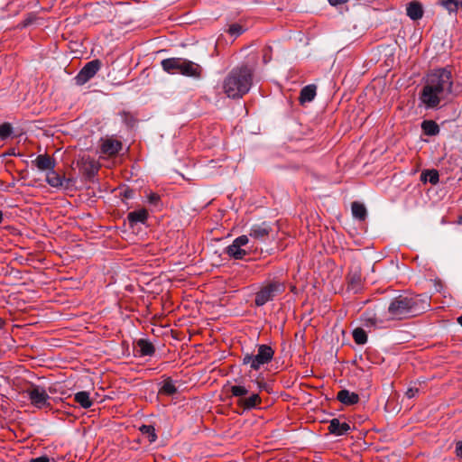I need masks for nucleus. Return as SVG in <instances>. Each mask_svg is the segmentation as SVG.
<instances>
[{
  "label": "nucleus",
  "instance_id": "c03bdc74",
  "mask_svg": "<svg viewBox=\"0 0 462 462\" xmlns=\"http://www.w3.org/2000/svg\"><path fill=\"white\" fill-rule=\"evenodd\" d=\"M457 323L462 327V315L457 318Z\"/></svg>",
  "mask_w": 462,
  "mask_h": 462
},
{
  "label": "nucleus",
  "instance_id": "1a4fd4ad",
  "mask_svg": "<svg viewBox=\"0 0 462 462\" xmlns=\"http://www.w3.org/2000/svg\"><path fill=\"white\" fill-rule=\"evenodd\" d=\"M101 61L97 59L87 62L74 78L78 86H82L90 80L100 69Z\"/></svg>",
  "mask_w": 462,
  "mask_h": 462
},
{
  "label": "nucleus",
  "instance_id": "c756f323",
  "mask_svg": "<svg viewBox=\"0 0 462 462\" xmlns=\"http://www.w3.org/2000/svg\"><path fill=\"white\" fill-rule=\"evenodd\" d=\"M230 393L233 397L245 398V395L248 394L249 390L245 385H232L230 387Z\"/></svg>",
  "mask_w": 462,
  "mask_h": 462
},
{
  "label": "nucleus",
  "instance_id": "f257e3e1",
  "mask_svg": "<svg viewBox=\"0 0 462 462\" xmlns=\"http://www.w3.org/2000/svg\"><path fill=\"white\" fill-rule=\"evenodd\" d=\"M453 75L448 67L433 69L427 75L420 100L426 109H436L452 93Z\"/></svg>",
  "mask_w": 462,
  "mask_h": 462
},
{
  "label": "nucleus",
  "instance_id": "dca6fc26",
  "mask_svg": "<svg viewBox=\"0 0 462 462\" xmlns=\"http://www.w3.org/2000/svg\"><path fill=\"white\" fill-rule=\"evenodd\" d=\"M261 402L260 395L258 393H252L249 397L238 399L236 403L244 410H252L258 407Z\"/></svg>",
  "mask_w": 462,
  "mask_h": 462
},
{
  "label": "nucleus",
  "instance_id": "9d476101",
  "mask_svg": "<svg viewBox=\"0 0 462 462\" xmlns=\"http://www.w3.org/2000/svg\"><path fill=\"white\" fill-rule=\"evenodd\" d=\"M27 393L31 403L34 407L42 409L51 406L50 396L44 388L39 385H32V387L27 390Z\"/></svg>",
  "mask_w": 462,
  "mask_h": 462
},
{
  "label": "nucleus",
  "instance_id": "c9c22d12",
  "mask_svg": "<svg viewBox=\"0 0 462 462\" xmlns=\"http://www.w3.org/2000/svg\"><path fill=\"white\" fill-rule=\"evenodd\" d=\"M30 462H56L54 458H50L47 456H41L38 457L32 458Z\"/></svg>",
  "mask_w": 462,
  "mask_h": 462
},
{
  "label": "nucleus",
  "instance_id": "2f4dec72",
  "mask_svg": "<svg viewBox=\"0 0 462 462\" xmlns=\"http://www.w3.org/2000/svg\"><path fill=\"white\" fill-rule=\"evenodd\" d=\"M232 37L237 38L245 32V28L239 23H232L226 31Z\"/></svg>",
  "mask_w": 462,
  "mask_h": 462
},
{
  "label": "nucleus",
  "instance_id": "7ed1b4c3",
  "mask_svg": "<svg viewBox=\"0 0 462 462\" xmlns=\"http://www.w3.org/2000/svg\"><path fill=\"white\" fill-rule=\"evenodd\" d=\"M253 84V69L248 65L233 68L222 85L224 93L233 99L241 98L249 92Z\"/></svg>",
  "mask_w": 462,
  "mask_h": 462
},
{
  "label": "nucleus",
  "instance_id": "6e6552de",
  "mask_svg": "<svg viewBox=\"0 0 462 462\" xmlns=\"http://www.w3.org/2000/svg\"><path fill=\"white\" fill-rule=\"evenodd\" d=\"M248 242V236L242 235L234 239L232 244L225 248V254L235 260H242L248 254V252L243 248Z\"/></svg>",
  "mask_w": 462,
  "mask_h": 462
},
{
  "label": "nucleus",
  "instance_id": "f3484780",
  "mask_svg": "<svg viewBox=\"0 0 462 462\" xmlns=\"http://www.w3.org/2000/svg\"><path fill=\"white\" fill-rule=\"evenodd\" d=\"M337 399L345 405H354L359 402V395L346 389H343L337 393Z\"/></svg>",
  "mask_w": 462,
  "mask_h": 462
},
{
  "label": "nucleus",
  "instance_id": "473e14b6",
  "mask_svg": "<svg viewBox=\"0 0 462 462\" xmlns=\"http://www.w3.org/2000/svg\"><path fill=\"white\" fill-rule=\"evenodd\" d=\"M361 275L358 273L353 274L349 279V289L357 292L361 289Z\"/></svg>",
  "mask_w": 462,
  "mask_h": 462
},
{
  "label": "nucleus",
  "instance_id": "9b49d317",
  "mask_svg": "<svg viewBox=\"0 0 462 462\" xmlns=\"http://www.w3.org/2000/svg\"><path fill=\"white\" fill-rule=\"evenodd\" d=\"M273 227L270 222L263 221L251 226L249 236L257 241L266 242L273 235Z\"/></svg>",
  "mask_w": 462,
  "mask_h": 462
},
{
  "label": "nucleus",
  "instance_id": "2eb2a0df",
  "mask_svg": "<svg viewBox=\"0 0 462 462\" xmlns=\"http://www.w3.org/2000/svg\"><path fill=\"white\" fill-rule=\"evenodd\" d=\"M351 430V427L346 422H341L338 419L335 418L329 421L328 431L335 436H343Z\"/></svg>",
  "mask_w": 462,
  "mask_h": 462
},
{
  "label": "nucleus",
  "instance_id": "423d86ee",
  "mask_svg": "<svg viewBox=\"0 0 462 462\" xmlns=\"http://www.w3.org/2000/svg\"><path fill=\"white\" fill-rule=\"evenodd\" d=\"M361 320L365 328H388L390 322L393 321L390 319L388 310L384 313L383 309L375 306L373 309L368 308L361 315Z\"/></svg>",
  "mask_w": 462,
  "mask_h": 462
},
{
  "label": "nucleus",
  "instance_id": "a878e982",
  "mask_svg": "<svg viewBox=\"0 0 462 462\" xmlns=\"http://www.w3.org/2000/svg\"><path fill=\"white\" fill-rule=\"evenodd\" d=\"M137 346L141 356H152L155 352L153 345L147 339H139Z\"/></svg>",
  "mask_w": 462,
  "mask_h": 462
},
{
  "label": "nucleus",
  "instance_id": "20e7f679",
  "mask_svg": "<svg viewBox=\"0 0 462 462\" xmlns=\"http://www.w3.org/2000/svg\"><path fill=\"white\" fill-rule=\"evenodd\" d=\"M161 66L169 74L179 73L193 79H200L203 73V69L199 64L180 57L164 59L161 61Z\"/></svg>",
  "mask_w": 462,
  "mask_h": 462
},
{
  "label": "nucleus",
  "instance_id": "7c9ffc66",
  "mask_svg": "<svg viewBox=\"0 0 462 462\" xmlns=\"http://www.w3.org/2000/svg\"><path fill=\"white\" fill-rule=\"evenodd\" d=\"M139 430L143 435L147 436L149 442L152 443L157 439V435L153 426L142 425Z\"/></svg>",
  "mask_w": 462,
  "mask_h": 462
},
{
  "label": "nucleus",
  "instance_id": "cd10ccee",
  "mask_svg": "<svg viewBox=\"0 0 462 462\" xmlns=\"http://www.w3.org/2000/svg\"><path fill=\"white\" fill-rule=\"evenodd\" d=\"M439 4L449 13H457L462 8V0H438Z\"/></svg>",
  "mask_w": 462,
  "mask_h": 462
},
{
  "label": "nucleus",
  "instance_id": "4be33fe9",
  "mask_svg": "<svg viewBox=\"0 0 462 462\" xmlns=\"http://www.w3.org/2000/svg\"><path fill=\"white\" fill-rule=\"evenodd\" d=\"M74 401L83 409H88L92 406L93 401L90 393L87 391H80L74 394Z\"/></svg>",
  "mask_w": 462,
  "mask_h": 462
},
{
  "label": "nucleus",
  "instance_id": "f704fd0d",
  "mask_svg": "<svg viewBox=\"0 0 462 462\" xmlns=\"http://www.w3.org/2000/svg\"><path fill=\"white\" fill-rule=\"evenodd\" d=\"M161 201V198L157 193H151L148 196V202L153 206H157Z\"/></svg>",
  "mask_w": 462,
  "mask_h": 462
},
{
  "label": "nucleus",
  "instance_id": "79ce46f5",
  "mask_svg": "<svg viewBox=\"0 0 462 462\" xmlns=\"http://www.w3.org/2000/svg\"><path fill=\"white\" fill-rule=\"evenodd\" d=\"M6 325V321L0 317V329H3Z\"/></svg>",
  "mask_w": 462,
  "mask_h": 462
},
{
  "label": "nucleus",
  "instance_id": "aec40b11",
  "mask_svg": "<svg viewBox=\"0 0 462 462\" xmlns=\"http://www.w3.org/2000/svg\"><path fill=\"white\" fill-rule=\"evenodd\" d=\"M46 181L50 186L53 188H61L64 186L65 182L69 183V180H67L64 177L60 176L53 169L48 171L46 176Z\"/></svg>",
  "mask_w": 462,
  "mask_h": 462
},
{
  "label": "nucleus",
  "instance_id": "412c9836",
  "mask_svg": "<svg viewBox=\"0 0 462 462\" xmlns=\"http://www.w3.org/2000/svg\"><path fill=\"white\" fill-rule=\"evenodd\" d=\"M317 87L313 84L307 85L300 92L299 101L301 105L311 102L316 97Z\"/></svg>",
  "mask_w": 462,
  "mask_h": 462
},
{
  "label": "nucleus",
  "instance_id": "0eeeda50",
  "mask_svg": "<svg viewBox=\"0 0 462 462\" xmlns=\"http://www.w3.org/2000/svg\"><path fill=\"white\" fill-rule=\"evenodd\" d=\"M274 356L271 346L262 344L257 346V354L246 353L243 356V365H249L252 370H259L262 365L269 364Z\"/></svg>",
  "mask_w": 462,
  "mask_h": 462
},
{
  "label": "nucleus",
  "instance_id": "37998d69",
  "mask_svg": "<svg viewBox=\"0 0 462 462\" xmlns=\"http://www.w3.org/2000/svg\"><path fill=\"white\" fill-rule=\"evenodd\" d=\"M3 219H4V213H3V211L0 209V224L3 222Z\"/></svg>",
  "mask_w": 462,
  "mask_h": 462
},
{
  "label": "nucleus",
  "instance_id": "4468645a",
  "mask_svg": "<svg viewBox=\"0 0 462 462\" xmlns=\"http://www.w3.org/2000/svg\"><path fill=\"white\" fill-rule=\"evenodd\" d=\"M149 217V213L145 208L131 211L127 214V220L130 227H134L138 223L145 224Z\"/></svg>",
  "mask_w": 462,
  "mask_h": 462
},
{
  "label": "nucleus",
  "instance_id": "e433bc0d",
  "mask_svg": "<svg viewBox=\"0 0 462 462\" xmlns=\"http://www.w3.org/2000/svg\"><path fill=\"white\" fill-rule=\"evenodd\" d=\"M121 195L125 199H132L134 195V190L130 188H126L124 189V191L121 193Z\"/></svg>",
  "mask_w": 462,
  "mask_h": 462
},
{
  "label": "nucleus",
  "instance_id": "b1692460",
  "mask_svg": "<svg viewBox=\"0 0 462 462\" xmlns=\"http://www.w3.org/2000/svg\"><path fill=\"white\" fill-rule=\"evenodd\" d=\"M351 210H352L353 217L356 219L364 221L366 218L367 210L364 204L355 201L351 205Z\"/></svg>",
  "mask_w": 462,
  "mask_h": 462
},
{
  "label": "nucleus",
  "instance_id": "c85d7f7f",
  "mask_svg": "<svg viewBox=\"0 0 462 462\" xmlns=\"http://www.w3.org/2000/svg\"><path fill=\"white\" fill-rule=\"evenodd\" d=\"M352 335H353L354 341L357 345H364L367 342L366 332L361 328H355Z\"/></svg>",
  "mask_w": 462,
  "mask_h": 462
},
{
  "label": "nucleus",
  "instance_id": "5701e85b",
  "mask_svg": "<svg viewBox=\"0 0 462 462\" xmlns=\"http://www.w3.org/2000/svg\"><path fill=\"white\" fill-rule=\"evenodd\" d=\"M420 126L423 134L428 136H435L440 131L439 125L433 120H424Z\"/></svg>",
  "mask_w": 462,
  "mask_h": 462
},
{
  "label": "nucleus",
  "instance_id": "ea45409f",
  "mask_svg": "<svg viewBox=\"0 0 462 462\" xmlns=\"http://www.w3.org/2000/svg\"><path fill=\"white\" fill-rule=\"evenodd\" d=\"M34 21V17L32 16H28L26 19H24L23 22H22V27H27L28 25H30L32 22Z\"/></svg>",
  "mask_w": 462,
  "mask_h": 462
},
{
  "label": "nucleus",
  "instance_id": "6ab92c4d",
  "mask_svg": "<svg viewBox=\"0 0 462 462\" xmlns=\"http://www.w3.org/2000/svg\"><path fill=\"white\" fill-rule=\"evenodd\" d=\"M36 167L41 171L53 170L55 167V160L48 154H40L34 161Z\"/></svg>",
  "mask_w": 462,
  "mask_h": 462
},
{
  "label": "nucleus",
  "instance_id": "39448f33",
  "mask_svg": "<svg viewBox=\"0 0 462 462\" xmlns=\"http://www.w3.org/2000/svg\"><path fill=\"white\" fill-rule=\"evenodd\" d=\"M286 290L285 283L279 280L265 282L255 293L254 305L262 307L269 301H273L277 296L282 295Z\"/></svg>",
  "mask_w": 462,
  "mask_h": 462
},
{
  "label": "nucleus",
  "instance_id": "f8f14e48",
  "mask_svg": "<svg viewBox=\"0 0 462 462\" xmlns=\"http://www.w3.org/2000/svg\"><path fill=\"white\" fill-rule=\"evenodd\" d=\"M100 143L101 153L109 157L116 156L123 148L122 142L113 137L102 138Z\"/></svg>",
  "mask_w": 462,
  "mask_h": 462
},
{
  "label": "nucleus",
  "instance_id": "bb28decb",
  "mask_svg": "<svg viewBox=\"0 0 462 462\" xmlns=\"http://www.w3.org/2000/svg\"><path fill=\"white\" fill-rule=\"evenodd\" d=\"M177 387L174 385L173 381L171 377L166 378L163 381L162 386L161 387L159 393L171 396L177 393Z\"/></svg>",
  "mask_w": 462,
  "mask_h": 462
},
{
  "label": "nucleus",
  "instance_id": "4c0bfd02",
  "mask_svg": "<svg viewBox=\"0 0 462 462\" xmlns=\"http://www.w3.org/2000/svg\"><path fill=\"white\" fill-rule=\"evenodd\" d=\"M419 393V389L418 388H409L406 393H405V396L409 399H411L413 397H415V395Z\"/></svg>",
  "mask_w": 462,
  "mask_h": 462
},
{
  "label": "nucleus",
  "instance_id": "72a5a7b5",
  "mask_svg": "<svg viewBox=\"0 0 462 462\" xmlns=\"http://www.w3.org/2000/svg\"><path fill=\"white\" fill-rule=\"evenodd\" d=\"M13 134V126L10 123H4L0 125V139L5 140Z\"/></svg>",
  "mask_w": 462,
  "mask_h": 462
},
{
  "label": "nucleus",
  "instance_id": "a19ab883",
  "mask_svg": "<svg viewBox=\"0 0 462 462\" xmlns=\"http://www.w3.org/2000/svg\"><path fill=\"white\" fill-rule=\"evenodd\" d=\"M331 5H338L346 3L348 0H328Z\"/></svg>",
  "mask_w": 462,
  "mask_h": 462
},
{
  "label": "nucleus",
  "instance_id": "58836bf2",
  "mask_svg": "<svg viewBox=\"0 0 462 462\" xmlns=\"http://www.w3.org/2000/svg\"><path fill=\"white\" fill-rule=\"evenodd\" d=\"M455 452L457 457H462V441L456 443Z\"/></svg>",
  "mask_w": 462,
  "mask_h": 462
},
{
  "label": "nucleus",
  "instance_id": "393cba45",
  "mask_svg": "<svg viewBox=\"0 0 462 462\" xmlns=\"http://www.w3.org/2000/svg\"><path fill=\"white\" fill-rule=\"evenodd\" d=\"M420 180L423 183L430 182V184H437L439 180V171L435 169L425 170L420 174Z\"/></svg>",
  "mask_w": 462,
  "mask_h": 462
},
{
  "label": "nucleus",
  "instance_id": "a211bd4d",
  "mask_svg": "<svg viewBox=\"0 0 462 462\" xmlns=\"http://www.w3.org/2000/svg\"><path fill=\"white\" fill-rule=\"evenodd\" d=\"M407 15L413 21H417L423 16L422 5L418 1H413L408 4L406 8Z\"/></svg>",
  "mask_w": 462,
  "mask_h": 462
},
{
  "label": "nucleus",
  "instance_id": "ddd939ff",
  "mask_svg": "<svg viewBox=\"0 0 462 462\" xmlns=\"http://www.w3.org/2000/svg\"><path fill=\"white\" fill-rule=\"evenodd\" d=\"M98 170L99 164L94 159L90 157L82 159L80 171L87 179L91 180L98 172Z\"/></svg>",
  "mask_w": 462,
  "mask_h": 462
},
{
  "label": "nucleus",
  "instance_id": "f03ea898",
  "mask_svg": "<svg viewBox=\"0 0 462 462\" xmlns=\"http://www.w3.org/2000/svg\"><path fill=\"white\" fill-rule=\"evenodd\" d=\"M430 308V297L427 294L399 295L388 306V314L393 320H402L417 317Z\"/></svg>",
  "mask_w": 462,
  "mask_h": 462
}]
</instances>
